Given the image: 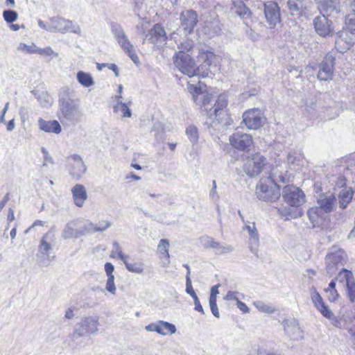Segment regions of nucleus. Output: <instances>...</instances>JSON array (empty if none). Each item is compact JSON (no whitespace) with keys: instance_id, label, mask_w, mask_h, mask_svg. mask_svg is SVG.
I'll return each instance as SVG.
<instances>
[{"instance_id":"nucleus-59","label":"nucleus","mask_w":355,"mask_h":355,"mask_svg":"<svg viewBox=\"0 0 355 355\" xmlns=\"http://www.w3.org/2000/svg\"><path fill=\"white\" fill-rule=\"evenodd\" d=\"M226 116H227V117H226V119H225V121H226V122H225V125H226L227 127H228V126H230V125L233 123L234 120H233V119L231 117V116H230V115H229V114H226Z\"/></svg>"},{"instance_id":"nucleus-44","label":"nucleus","mask_w":355,"mask_h":355,"mask_svg":"<svg viewBox=\"0 0 355 355\" xmlns=\"http://www.w3.org/2000/svg\"><path fill=\"white\" fill-rule=\"evenodd\" d=\"M190 272L189 271L187 274V282H186V291L193 298L198 297L192 287L191 281L190 279Z\"/></svg>"},{"instance_id":"nucleus-23","label":"nucleus","mask_w":355,"mask_h":355,"mask_svg":"<svg viewBox=\"0 0 355 355\" xmlns=\"http://www.w3.org/2000/svg\"><path fill=\"white\" fill-rule=\"evenodd\" d=\"M40 129L45 132L59 134L62 129L59 122L56 120L45 121L40 118L38 120Z\"/></svg>"},{"instance_id":"nucleus-19","label":"nucleus","mask_w":355,"mask_h":355,"mask_svg":"<svg viewBox=\"0 0 355 355\" xmlns=\"http://www.w3.org/2000/svg\"><path fill=\"white\" fill-rule=\"evenodd\" d=\"M74 204L82 207L87 198L85 187L83 184H77L71 189Z\"/></svg>"},{"instance_id":"nucleus-28","label":"nucleus","mask_w":355,"mask_h":355,"mask_svg":"<svg viewBox=\"0 0 355 355\" xmlns=\"http://www.w3.org/2000/svg\"><path fill=\"white\" fill-rule=\"evenodd\" d=\"M354 191L350 188H344L340 190L338 194V203L342 209H345L351 202Z\"/></svg>"},{"instance_id":"nucleus-60","label":"nucleus","mask_w":355,"mask_h":355,"mask_svg":"<svg viewBox=\"0 0 355 355\" xmlns=\"http://www.w3.org/2000/svg\"><path fill=\"white\" fill-rule=\"evenodd\" d=\"M110 225V223H108V222H105V224L102 226V227H96V229L98 230V231H104L107 228H108Z\"/></svg>"},{"instance_id":"nucleus-47","label":"nucleus","mask_w":355,"mask_h":355,"mask_svg":"<svg viewBox=\"0 0 355 355\" xmlns=\"http://www.w3.org/2000/svg\"><path fill=\"white\" fill-rule=\"evenodd\" d=\"M121 110L123 117H130L132 114L131 111L125 103H121Z\"/></svg>"},{"instance_id":"nucleus-24","label":"nucleus","mask_w":355,"mask_h":355,"mask_svg":"<svg viewBox=\"0 0 355 355\" xmlns=\"http://www.w3.org/2000/svg\"><path fill=\"white\" fill-rule=\"evenodd\" d=\"M315 1L320 10L336 12L340 11L339 0H315Z\"/></svg>"},{"instance_id":"nucleus-54","label":"nucleus","mask_w":355,"mask_h":355,"mask_svg":"<svg viewBox=\"0 0 355 355\" xmlns=\"http://www.w3.org/2000/svg\"><path fill=\"white\" fill-rule=\"evenodd\" d=\"M193 300H194L196 310L198 311V312L203 313H204L203 309H202V305L200 303V301H199L198 297H196V298H193Z\"/></svg>"},{"instance_id":"nucleus-38","label":"nucleus","mask_w":355,"mask_h":355,"mask_svg":"<svg viewBox=\"0 0 355 355\" xmlns=\"http://www.w3.org/2000/svg\"><path fill=\"white\" fill-rule=\"evenodd\" d=\"M347 296L351 302H355V279L345 285Z\"/></svg>"},{"instance_id":"nucleus-25","label":"nucleus","mask_w":355,"mask_h":355,"mask_svg":"<svg viewBox=\"0 0 355 355\" xmlns=\"http://www.w3.org/2000/svg\"><path fill=\"white\" fill-rule=\"evenodd\" d=\"M232 3L234 12L242 19H248L251 17V11L241 0H232Z\"/></svg>"},{"instance_id":"nucleus-57","label":"nucleus","mask_w":355,"mask_h":355,"mask_svg":"<svg viewBox=\"0 0 355 355\" xmlns=\"http://www.w3.org/2000/svg\"><path fill=\"white\" fill-rule=\"evenodd\" d=\"M110 70L114 72L116 76H119L118 67L115 64H110L107 67Z\"/></svg>"},{"instance_id":"nucleus-46","label":"nucleus","mask_w":355,"mask_h":355,"mask_svg":"<svg viewBox=\"0 0 355 355\" xmlns=\"http://www.w3.org/2000/svg\"><path fill=\"white\" fill-rule=\"evenodd\" d=\"M239 294V292H234V291H229L226 296L223 297V299L229 301H234L236 303L237 300H239L238 295Z\"/></svg>"},{"instance_id":"nucleus-3","label":"nucleus","mask_w":355,"mask_h":355,"mask_svg":"<svg viewBox=\"0 0 355 355\" xmlns=\"http://www.w3.org/2000/svg\"><path fill=\"white\" fill-rule=\"evenodd\" d=\"M268 164L264 155L260 153H253L246 157L243 169L248 177L255 178L263 172Z\"/></svg>"},{"instance_id":"nucleus-35","label":"nucleus","mask_w":355,"mask_h":355,"mask_svg":"<svg viewBox=\"0 0 355 355\" xmlns=\"http://www.w3.org/2000/svg\"><path fill=\"white\" fill-rule=\"evenodd\" d=\"M338 279L340 282H345V285L349 283V282H352L354 279V277L352 275V272L347 270L345 268H343L338 275V276L336 278Z\"/></svg>"},{"instance_id":"nucleus-52","label":"nucleus","mask_w":355,"mask_h":355,"mask_svg":"<svg viewBox=\"0 0 355 355\" xmlns=\"http://www.w3.org/2000/svg\"><path fill=\"white\" fill-rule=\"evenodd\" d=\"M329 295L328 296V300L330 302L336 301L339 297V294H338V291H336V289H333V290L329 291Z\"/></svg>"},{"instance_id":"nucleus-50","label":"nucleus","mask_w":355,"mask_h":355,"mask_svg":"<svg viewBox=\"0 0 355 355\" xmlns=\"http://www.w3.org/2000/svg\"><path fill=\"white\" fill-rule=\"evenodd\" d=\"M246 35L252 41H255L257 38V35L251 28L247 26L245 31Z\"/></svg>"},{"instance_id":"nucleus-13","label":"nucleus","mask_w":355,"mask_h":355,"mask_svg":"<svg viewBox=\"0 0 355 355\" xmlns=\"http://www.w3.org/2000/svg\"><path fill=\"white\" fill-rule=\"evenodd\" d=\"M355 42V36L349 34L348 31H341L338 33L335 41V47L340 53L348 51Z\"/></svg>"},{"instance_id":"nucleus-40","label":"nucleus","mask_w":355,"mask_h":355,"mask_svg":"<svg viewBox=\"0 0 355 355\" xmlns=\"http://www.w3.org/2000/svg\"><path fill=\"white\" fill-rule=\"evenodd\" d=\"M3 17L7 23H12L17 20L18 14L16 11L14 10H4L3 12Z\"/></svg>"},{"instance_id":"nucleus-1","label":"nucleus","mask_w":355,"mask_h":355,"mask_svg":"<svg viewBox=\"0 0 355 355\" xmlns=\"http://www.w3.org/2000/svg\"><path fill=\"white\" fill-rule=\"evenodd\" d=\"M181 50L174 55V64L178 69L189 77L195 76L206 77L211 73L210 67L216 60V55L210 51L201 50L198 56L196 66L190 53L194 48L192 41H186L180 45Z\"/></svg>"},{"instance_id":"nucleus-12","label":"nucleus","mask_w":355,"mask_h":355,"mask_svg":"<svg viewBox=\"0 0 355 355\" xmlns=\"http://www.w3.org/2000/svg\"><path fill=\"white\" fill-rule=\"evenodd\" d=\"M264 14L267 22L275 27L280 22V10L277 3L269 1L264 4Z\"/></svg>"},{"instance_id":"nucleus-61","label":"nucleus","mask_w":355,"mask_h":355,"mask_svg":"<svg viewBox=\"0 0 355 355\" xmlns=\"http://www.w3.org/2000/svg\"><path fill=\"white\" fill-rule=\"evenodd\" d=\"M73 316V311L71 309H69L65 313V317L68 319H71Z\"/></svg>"},{"instance_id":"nucleus-21","label":"nucleus","mask_w":355,"mask_h":355,"mask_svg":"<svg viewBox=\"0 0 355 355\" xmlns=\"http://www.w3.org/2000/svg\"><path fill=\"white\" fill-rule=\"evenodd\" d=\"M307 216L313 227H322L323 225L324 216V212L321 211V208L313 207L307 211Z\"/></svg>"},{"instance_id":"nucleus-7","label":"nucleus","mask_w":355,"mask_h":355,"mask_svg":"<svg viewBox=\"0 0 355 355\" xmlns=\"http://www.w3.org/2000/svg\"><path fill=\"white\" fill-rule=\"evenodd\" d=\"M229 141L233 148L241 151L249 150L253 144L252 135L241 131L233 133Z\"/></svg>"},{"instance_id":"nucleus-10","label":"nucleus","mask_w":355,"mask_h":355,"mask_svg":"<svg viewBox=\"0 0 355 355\" xmlns=\"http://www.w3.org/2000/svg\"><path fill=\"white\" fill-rule=\"evenodd\" d=\"M334 57L327 54L319 65L318 78L320 80L328 81L332 79L334 66Z\"/></svg>"},{"instance_id":"nucleus-9","label":"nucleus","mask_w":355,"mask_h":355,"mask_svg":"<svg viewBox=\"0 0 355 355\" xmlns=\"http://www.w3.org/2000/svg\"><path fill=\"white\" fill-rule=\"evenodd\" d=\"M244 231H247L249 236L248 247L252 253L257 257H259V236L256 225L254 222H247L243 227Z\"/></svg>"},{"instance_id":"nucleus-64","label":"nucleus","mask_w":355,"mask_h":355,"mask_svg":"<svg viewBox=\"0 0 355 355\" xmlns=\"http://www.w3.org/2000/svg\"><path fill=\"white\" fill-rule=\"evenodd\" d=\"M44 224V222L42 221V220H35L33 225H32V227H35V226H43Z\"/></svg>"},{"instance_id":"nucleus-26","label":"nucleus","mask_w":355,"mask_h":355,"mask_svg":"<svg viewBox=\"0 0 355 355\" xmlns=\"http://www.w3.org/2000/svg\"><path fill=\"white\" fill-rule=\"evenodd\" d=\"M123 263L126 269L131 272L141 274L144 270V264L141 259H133L132 261H129L128 257Z\"/></svg>"},{"instance_id":"nucleus-49","label":"nucleus","mask_w":355,"mask_h":355,"mask_svg":"<svg viewBox=\"0 0 355 355\" xmlns=\"http://www.w3.org/2000/svg\"><path fill=\"white\" fill-rule=\"evenodd\" d=\"M114 270V267L111 263L107 262L105 264V271L106 272L107 277H114L113 275Z\"/></svg>"},{"instance_id":"nucleus-37","label":"nucleus","mask_w":355,"mask_h":355,"mask_svg":"<svg viewBox=\"0 0 355 355\" xmlns=\"http://www.w3.org/2000/svg\"><path fill=\"white\" fill-rule=\"evenodd\" d=\"M188 90L190 92V94L192 95L193 101L198 104V97L200 94L202 93V90L201 87L199 85H194L191 84L188 85Z\"/></svg>"},{"instance_id":"nucleus-51","label":"nucleus","mask_w":355,"mask_h":355,"mask_svg":"<svg viewBox=\"0 0 355 355\" xmlns=\"http://www.w3.org/2000/svg\"><path fill=\"white\" fill-rule=\"evenodd\" d=\"M257 355H278L276 354L272 350L267 349L264 347L259 348Z\"/></svg>"},{"instance_id":"nucleus-62","label":"nucleus","mask_w":355,"mask_h":355,"mask_svg":"<svg viewBox=\"0 0 355 355\" xmlns=\"http://www.w3.org/2000/svg\"><path fill=\"white\" fill-rule=\"evenodd\" d=\"M14 127H15L14 120H10L7 124V130L10 131L14 128Z\"/></svg>"},{"instance_id":"nucleus-39","label":"nucleus","mask_w":355,"mask_h":355,"mask_svg":"<svg viewBox=\"0 0 355 355\" xmlns=\"http://www.w3.org/2000/svg\"><path fill=\"white\" fill-rule=\"evenodd\" d=\"M317 309L326 318L329 320L334 319V314L325 303L320 304Z\"/></svg>"},{"instance_id":"nucleus-22","label":"nucleus","mask_w":355,"mask_h":355,"mask_svg":"<svg viewBox=\"0 0 355 355\" xmlns=\"http://www.w3.org/2000/svg\"><path fill=\"white\" fill-rule=\"evenodd\" d=\"M288 178L289 175H288V171L286 170V166L280 164L277 165L275 168H272L270 174L267 179H270L277 183V181L285 182L288 180Z\"/></svg>"},{"instance_id":"nucleus-34","label":"nucleus","mask_w":355,"mask_h":355,"mask_svg":"<svg viewBox=\"0 0 355 355\" xmlns=\"http://www.w3.org/2000/svg\"><path fill=\"white\" fill-rule=\"evenodd\" d=\"M112 245L113 249L110 252V257L112 259L119 258L123 262L125 261V259L128 257V256L123 254L122 248L120 246L119 243L117 242H114L112 243Z\"/></svg>"},{"instance_id":"nucleus-56","label":"nucleus","mask_w":355,"mask_h":355,"mask_svg":"<svg viewBox=\"0 0 355 355\" xmlns=\"http://www.w3.org/2000/svg\"><path fill=\"white\" fill-rule=\"evenodd\" d=\"M336 279H332L331 282L329 284L328 288L324 289V291L326 293H329V291H331V290H333V289H336L335 288V287H336Z\"/></svg>"},{"instance_id":"nucleus-33","label":"nucleus","mask_w":355,"mask_h":355,"mask_svg":"<svg viewBox=\"0 0 355 355\" xmlns=\"http://www.w3.org/2000/svg\"><path fill=\"white\" fill-rule=\"evenodd\" d=\"M77 80L80 84L85 87L94 85V80L91 75L82 71L77 73Z\"/></svg>"},{"instance_id":"nucleus-5","label":"nucleus","mask_w":355,"mask_h":355,"mask_svg":"<svg viewBox=\"0 0 355 355\" xmlns=\"http://www.w3.org/2000/svg\"><path fill=\"white\" fill-rule=\"evenodd\" d=\"M347 254L345 251L337 245L332 246L326 255L325 263L327 273L332 275L338 270V264L346 262Z\"/></svg>"},{"instance_id":"nucleus-48","label":"nucleus","mask_w":355,"mask_h":355,"mask_svg":"<svg viewBox=\"0 0 355 355\" xmlns=\"http://www.w3.org/2000/svg\"><path fill=\"white\" fill-rule=\"evenodd\" d=\"M237 307L243 313H248L250 312L249 307L243 302L241 300H237L236 303Z\"/></svg>"},{"instance_id":"nucleus-17","label":"nucleus","mask_w":355,"mask_h":355,"mask_svg":"<svg viewBox=\"0 0 355 355\" xmlns=\"http://www.w3.org/2000/svg\"><path fill=\"white\" fill-rule=\"evenodd\" d=\"M336 201V199L334 194H322L318 199V204L319 205V207H318V208H321V211L325 214L329 213L334 211Z\"/></svg>"},{"instance_id":"nucleus-6","label":"nucleus","mask_w":355,"mask_h":355,"mask_svg":"<svg viewBox=\"0 0 355 355\" xmlns=\"http://www.w3.org/2000/svg\"><path fill=\"white\" fill-rule=\"evenodd\" d=\"M198 21V13L191 9L182 10L180 14V27L186 35L194 32Z\"/></svg>"},{"instance_id":"nucleus-36","label":"nucleus","mask_w":355,"mask_h":355,"mask_svg":"<svg viewBox=\"0 0 355 355\" xmlns=\"http://www.w3.org/2000/svg\"><path fill=\"white\" fill-rule=\"evenodd\" d=\"M168 249L169 241L167 239H161L157 245V250L162 255L163 257L167 259H168L170 257Z\"/></svg>"},{"instance_id":"nucleus-15","label":"nucleus","mask_w":355,"mask_h":355,"mask_svg":"<svg viewBox=\"0 0 355 355\" xmlns=\"http://www.w3.org/2000/svg\"><path fill=\"white\" fill-rule=\"evenodd\" d=\"M313 25L320 36L326 37L333 32L331 21L324 15L316 17L313 20Z\"/></svg>"},{"instance_id":"nucleus-58","label":"nucleus","mask_w":355,"mask_h":355,"mask_svg":"<svg viewBox=\"0 0 355 355\" xmlns=\"http://www.w3.org/2000/svg\"><path fill=\"white\" fill-rule=\"evenodd\" d=\"M126 180H139L141 178L132 173L128 174L125 177Z\"/></svg>"},{"instance_id":"nucleus-2","label":"nucleus","mask_w":355,"mask_h":355,"mask_svg":"<svg viewBox=\"0 0 355 355\" xmlns=\"http://www.w3.org/2000/svg\"><path fill=\"white\" fill-rule=\"evenodd\" d=\"M282 198L284 202L291 207L288 208L281 207L278 209L282 216H285L288 219L302 215L301 210L291 208H297L305 202V195L301 189L293 185H287L283 189Z\"/></svg>"},{"instance_id":"nucleus-53","label":"nucleus","mask_w":355,"mask_h":355,"mask_svg":"<svg viewBox=\"0 0 355 355\" xmlns=\"http://www.w3.org/2000/svg\"><path fill=\"white\" fill-rule=\"evenodd\" d=\"M146 329L148 331H155L158 333V322L156 323H151L146 327Z\"/></svg>"},{"instance_id":"nucleus-27","label":"nucleus","mask_w":355,"mask_h":355,"mask_svg":"<svg viewBox=\"0 0 355 355\" xmlns=\"http://www.w3.org/2000/svg\"><path fill=\"white\" fill-rule=\"evenodd\" d=\"M118 42L123 51L128 53L134 62H136V60L138 59L137 55L135 53L132 44L130 42L126 36L124 35L120 36Z\"/></svg>"},{"instance_id":"nucleus-30","label":"nucleus","mask_w":355,"mask_h":355,"mask_svg":"<svg viewBox=\"0 0 355 355\" xmlns=\"http://www.w3.org/2000/svg\"><path fill=\"white\" fill-rule=\"evenodd\" d=\"M176 327L174 324L163 320L158 321V334L161 335H168L175 333Z\"/></svg>"},{"instance_id":"nucleus-14","label":"nucleus","mask_w":355,"mask_h":355,"mask_svg":"<svg viewBox=\"0 0 355 355\" xmlns=\"http://www.w3.org/2000/svg\"><path fill=\"white\" fill-rule=\"evenodd\" d=\"M282 324L286 334L293 340H300L303 338L304 332L299 325V322L295 318L286 319Z\"/></svg>"},{"instance_id":"nucleus-63","label":"nucleus","mask_w":355,"mask_h":355,"mask_svg":"<svg viewBox=\"0 0 355 355\" xmlns=\"http://www.w3.org/2000/svg\"><path fill=\"white\" fill-rule=\"evenodd\" d=\"M15 219L14 212L12 209L9 210L8 214V220L11 222Z\"/></svg>"},{"instance_id":"nucleus-45","label":"nucleus","mask_w":355,"mask_h":355,"mask_svg":"<svg viewBox=\"0 0 355 355\" xmlns=\"http://www.w3.org/2000/svg\"><path fill=\"white\" fill-rule=\"evenodd\" d=\"M106 289L110 293L114 294L116 292V286L114 284V277H107L106 282Z\"/></svg>"},{"instance_id":"nucleus-4","label":"nucleus","mask_w":355,"mask_h":355,"mask_svg":"<svg viewBox=\"0 0 355 355\" xmlns=\"http://www.w3.org/2000/svg\"><path fill=\"white\" fill-rule=\"evenodd\" d=\"M256 195L263 201H275L280 196L279 186L270 179L261 180L256 187Z\"/></svg>"},{"instance_id":"nucleus-55","label":"nucleus","mask_w":355,"mask_h":355,"mask_svg":"<svg viewBox=\"0 0 355 355\" xmlns=\"http://www.w3.org/2000/svg\"><path fill=\"white\" fill-rule=\"evenodd\" d=\"M74 110V106H71L69 107V106L66 105L65 107L62 110V112L64 113L65 116H67V114H72Z\"/></svg>"},{"instance_id":"nucleus-18","label":"nucleus","mask_w":355,"mask_h":355,"mask_svg":"<svg viewBox=\"0 0 355 355\" xmlns=\"http://www.w3.org/2000/svg\"><path fill=\"white\" fill-rule=\"evenodd\" d=\"M345 3L352 12L346 17L345 31H348L349 34L355 36V0H345Z\"/></svg>"},{"instance_id":"nucleus-31","label":"nucleus","mask_w":355,"mask_h":355,"mask_svg":"<svg viewBox=\"0 0 355 355\" xmlns=\"http://www.w3.org/2000/svg\"><path fill=\"white\" fill-rule=\"evenodd\" d=\"M252 304L261 313L272 314L277 311L276 308L273 305L270 304H266L261 300L254 301Z\"/></svg>"},{"instance_id":"nucleus-29","label":"nucleus","mask_w":355,"mask_h":355,"mask_svg":"<svg viewBox=\"0 0 355 355\" xmlns=\"http://www.w3.org/2000/svg\"><path fill=\"white\" fill-rule=\"evenodd\" d=\"M220 284L215 285L211 287L209 297V306L211 311L214 316L220 317V313L216 304L217 295L219 294L218 288Z\"/></svg>"},{"instance_id":"nucleus-11","label":"nucleus","mask_w":355,"mask_h":355,"mask_svg":"<svg viewBox=\"0 0 355 355\" xmlns=\"http://www.w3.org/2000/svg\"><path fill=\"white\" fill-rule=\"evenodd\" d=\"M287 5L291 15L300 17L310 11L312 2L309 0H288Z\"/></svg>"},{"instance_id":"nucleus-41","label":"nucleus","mask_w":355,"mask_h":355,"mask_svg":"<svg viewBox=\"0 0 355 355\" xmlns=\"http://www.w3.org/2000/svg\"><path fill=\"white\" fill-rule=\"evenodd\" d=\"M46 236L47 235L46 234L42 237L39 246L40 252L44 254H48L51 249V243L46 240Z\"/></svg>"},{"instance_id":"nucleus-42","label":"nucleus","mask_w":355,"mask_h":355,"mask_svg":"<svg viewBox=\"0 0 355 355\" xmlns=\"http://www.w3.org/2000/svg\"><path fill=\"white\" fill-rule=\"evenodd\" d=\"M186 134L191 141H196L198 140V129L195 126H189L186 130Z\"/></svg>"},{"instance_id":"nucleus-32","label":"nucleus","mask_w":355,"mask_h":355,"mask_svg":"<svg viewBox=\"0 0 355 355\" xmlns=\"http://www.w3.org/2000/svg\"><path fill=\"white\" fill-rule=\"evenodd\" d=\"M18 50L26 53H39L43 54L44 51H47V53H51V49L48 47L46 49H37L35 45L28 46L26 44L21 43L18 46Z\"/></svg>"},{"instance_id":"nucleus-8","label":"nucleus","mask_w":355,"mask_h":355,"mask_svg":"<svg viewBox=\"0 0 355 355\" xmlns=\"http://www.w3.org/2000/svg\"><path fill=\"white\" fill-rule=\"evenodd\" d=\"M265 119L258 108L245 111L243 114V122L250 130H257L263 125Z\"/></svg>"},{"instance_id":"nucleus-20","label":"nucleus","mask_w":355,"mask_h":355,"mask_svg":"<svg viewBox=\"0 0 355 355\" xmlns=\"http://www.w3.org/2000/svg\"><path fill=\"white\" fill-rule=\"evenodd\" d=\"M212 99V96L209 94H206L203 96L202 103L200 105V108H204V110L207 112V114L209 117L217 116L220 115V110L222 109V105L219 101H217L216 103L214 104V107H211L209 111L207 107V105L210 103Z\"/></svg>"},{"instance_id":"nucleus-16","label":"nucleus","mask_w":355,"mask_h":355,"mask_svg":"<svg viewBox=\"0 0 355 355\" xmlns=\"http://www.w3.org/2000/svg\"><path fill=\"white\" fill-rule=\"evenodd\" d=\"M146 38L150 43L158 44L165 42L167 40V35L164 26L160 24H156L149 30Z\"/></svg>"},{"instance_id":"nucleus-43","label":"nucleus","mask_w":355,"mask_h":355,"mask_svg":"<svg viewBox=\"0 0 355 355\" xmlns=\"http://www.w3.org/2000/svg\"><path fill=\"white\" fill-rule=\"evenodd\" d=\"M311 300L316 309L319 307L320 304L324 303L321 295L315 288H313V291L311 293Z\"/></svg>"}]
</instances>
